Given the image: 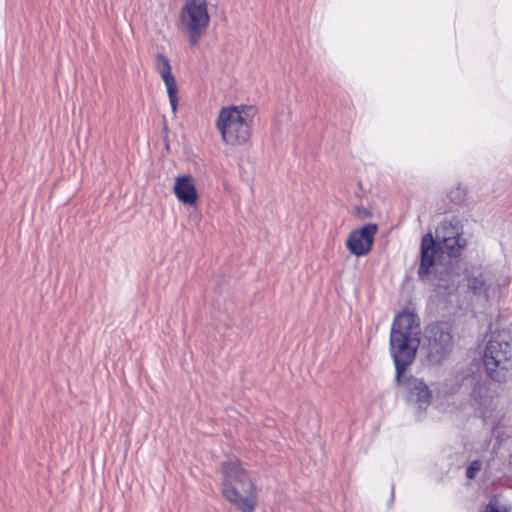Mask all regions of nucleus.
Wrapping results in <instances>:
<instances>
[{
	"mask_svg": "<svg viewBox=\"0 0 512 512\" xmlns=\"http://www.w3.org/2000/svg\"><path fill=\"white\" fill-rule=\"evenodd\" d=\"M420 319L412 312H401L393 320L390 331V355L395 366V383L413 364L420 344Z\"/></svg>",
	"mask_w": 512,
	"mask_h": 512,
	"instance_id": "f257e3e1",
	"label": "nucleus"
},
{
	"mask_svg": "<svg viewBox=\"0 0 512 512\" xmlns=\"http://www.w3.org/2000/svg\"><path fill=\"white\" fill-rule=\"evenodd\" d=\"M221 492L223 497L241 512H253L258 504L255 482L238 460L221 464Z\"/></svg>",
	"mask_w": 512,
	"mask_h": 512,
	"instance_id": "f03ea898",
	"label": "nucleus"
},
{
	"mask_svg": "<svg viewBox=\"0 0 512 512\" xmlns=\"http://www.w3.org/2000/svg\"><path fill=\"white\" fill-rule=\"evenodd\" d=\"M257 111L254 106L231 105L223 107L216 120V128L228 145H243L251 137L253 119Z\"/></svg>",
	"mask_w": 512,
	"mask_h": 512,
	"instance_id": "7ed1b4c3",
	"label": "nucleus"
},
{
	"mask_svg": "<svg viewBox=\"0 0 512 512\" xmlns=\"http://www.w3.org/2000/svg\"><path fill=\"white\" fill-rule=\"evenodd\" d=\"M512 337L508 331L492 333L483 353L486 375L497 383H505L512 376Z\"/></svg>",
	"mask_w": 512,
	"mask_h": 512,
	"instance_id": "20e7f679",
	"label": "nucleus"
},
{
	"mask_svg": "<svg viewBox=\"0 0 512 512\" xmlns=\"http://www.w3.org/2000/svg\"><path fill=\"white\" fill-rule=\"evenodd\" d=\"M463 246L464 244L460 242L459 234L443 236L442 240H435L431 233L425 234L422 237L420 246L418 278L421 281L430 280L437 258L443 253L450 257H457L460 255Z\"/></svg>",
	"mask_w": 512,
	"mask_h": 512,
	"instance_id": "39448f33",
	"label": "nucleus"
},
{
	"mask_svg": "<svg viewBox=\"0 0 512 512\" xmlns=\"http://www.w3.org/2000/svg\"><path fill=\"white\" fill-rule=\"evenodd\" d=\"M179 21L180 30L187 35L190 45L197 44L210 22L206 0H186Z\"/></svg>",
	"mask_w": 512,
	"mask_h": 512,
	"instance_id": "423d86ee",
	"label": "nucleus"
},
{
	"mask_svg": "<svg viewBox=\"0 0 512 512\" xmlns=\"http://www.w3.org/2000/svg\"><path fill=\"white\" fill-rule=\"evenodd\" d=\"M424 338L427 358L433 364L442 363L453 350L452 327L448 322L437 321L429 324L425 328Z\"/></svg>",
	"mask_w": 512,
	"mask_h": 512,
	"instance_id": "0eeeda50",
	"label": "nucleus"
},
{
	"mask_svg": "<svg viewBox=\"0 0 512 512\" xmlns=\"http://www.w3.org/2000/svg\"><path fill=\"white\" fill-rule=\"evenodd\" d=\"M404 388V398L410 405L416 406L421 412L426 411L432 401V391L423 379L403 374L402 381L395 383Z\"/></svg>",
	"mask_w": 512,
	"mask_h": 512,
	"instance_id": "6e6552de",
	"label": "nucleus"
},
{
	"mask_svg": "<svg viewBox=\"0 0 512 512\" xmlns=\"http://www.w3.org/2000/svg\"><path fill=\"white\" fill-rule=\"evenodd\" d=\"M378 230L375 223H367L359 229L352 230L346 240L349 252L357 257L367 255L374 244V236Z\"/></svg>",
	"mask_w": 512,
	"mask_h": 512,
	"instance_id": "1a4fd4ad",
	"label": "nucleus"
},
{
	"mask_svg": "<svg viewBox=\"0 0 512 512\" xmlns=\"http://www.w3.org/2000/svg\"><path fill=\"white\" fill-rule=\"evenodd\" d=\"M155 69L160 74L163 82L165 83L172 112L173 114H176L178 107L177 82L171 72L170 61L164 54L157 53L155 57Z\"/></svg>",
	"mask_w": 512,
	"mask_h": 512,
	"instance_id": "9d476101",
	"label": "nucleus"
},
{
	"mask_svg": "<svg viewBox=\"0 0 512 512\" xmlns=\"http://www.w3.org/2000/svg\"><path fill=\"white\" fill-rule=\"evenodd\" d=\"M460 274L452 266L443 267L435 262L430 280L425 282L433 284L437 290L450 293L458 287Z\"/></svg>",
	"mask_w": 512,
	"mask_h": 512,
	"instance_id": "9b49d317",
	"label": "nucleus"
},
{
	"mask_svg": "<svg viewBox=\"0 0 512 512\" xmlns=\"http://www.w3.org/2000/svg\"><path fill=\"white\" fill-rule=\"evenodd\" d=\"M178 200L186 205H194L198 199V193L190 175H181L175 179L173 187Z\"/></svg>",
	"mask_w": 512,
	"mask_h": 512,
	"instance_id": "f8f14e48",
	"label": "nucleus"
},
{
	"mask_svg": "<svg viewBox=\"0 0 512 512\" xmlns=\"http://www.w3.org/2000/svg\"><path fill=\"white\" fill-rule=\"evenodd\" d=\"M468 289L476 296H483L485 299L489 298L488 286L483 279L482 275L472 276L467 279Z\"/></svg>",
	"mask_w": 512,
	"mask_h": 512,
	"instance_id": "ddd939ff",
	"label": "nucleus"
},
{
	"mask_svg": "<svg viewBox=\"0 0 512 512\" xmlns=\"http://www.w3.org/2000/svg\"><path fill=\"white\" fill-rule=\"evenodd\" d=\"M466 196V189L460 185L450 190L448 193L450 201L457 205L463 203L466 200Z\"/></svg>",
	"mask_w": 512,
	"mask_h": 512,
	"instance_id": "4468645a",
	"label": "nucleus"
},
{
	"mask_svg": "<svg viewBox=\"0 0 512 512\" xmlns=\"http://www.w3.org/2000/svg\"><path fill=\"white\" fill-rule=\"evenodd\" d=\"M488 389L485 384L481 382H476L471 391V397L477 401L479 404L483 403V398L486 397Z\"/></svg>",
	"mask_w": 512,
	"mask_h": 512,
	"instance_id": "2eb2a0df",
	"label": "nucleus"
},
{
	"mask_svg": "<svg viewBox=\"0 0 512 512\" xmlns=\"http://www.w3.org/2000/svg\"><path fill=\"white\" fill-rule=\"evenodd\" d=\"M481 468L482 461L479 459L473 460L466 468V477L470 480L474 479Z\"/></svg>",
	"mask_w": 512,
	"mask_h": 512,
	"instance_id": "dca6fc26",
	"label": "nucleus"
},
{
	"mask_svg": "<svg viewBox=\"0 0 512 512\" xmlns=\"http://www.w3.org/2000/svg\"><path fill=\"white\" fill-rule=\"evenodd\" d=\"M356 214L360 219H366L372 217L371 211L365 207H356Z\"/></svg>",
	"mask_w": 512,
	"mask_h": 512,
	"instance_id": "f3484780",
	"label": "nucleus"
},
{
	"mask_svg": "<svg viewBox=\"0 0 512 512\" xmlns=\"http://www.w3.org/2000/svg\"><path fill=\"white\" fill-rule=\"evenodd\" d=\"M484 512H501V510L496 504L489 502L486 505Z\"/></svg>",
	"mask_w": 512,
	"mask_h": 512,
	"instance_id": "a211bd4d",
	"label": "nucleus"
},
{
	"mask_svg": "<svg viewBox=\"0 0 512 512\" xmlns=\"http://www.w3.org/2000/svg\"><path fill=\"white\" fill-rule=\"evenodd\" d=\"M163 133H164V141H165V146H166V149L168 150L169 149V143H168V127L165 125L164 128H163Z\"/></svg>",
	"mask_w": 512,
	"mask_h": 512,
	"instance_id": "6ab92c4d",
	"label": "nucleus"
},
{
	"mask_svg": "<svg viewBox=\"0 0 512 512\" xmlns=\"http://www.w3.org/2000/svg\"><path fill=\"white\" fill-rule=\"evenodd\" d=\"M391 491H392L391 492V498L393 499V497H394V486H392Z\"/></svg>",
	"mask_w": 512,
	"mask_h": 512,
	"instance_id": "aec40b11",
	"label": "nucleus"
}]
</instances>
